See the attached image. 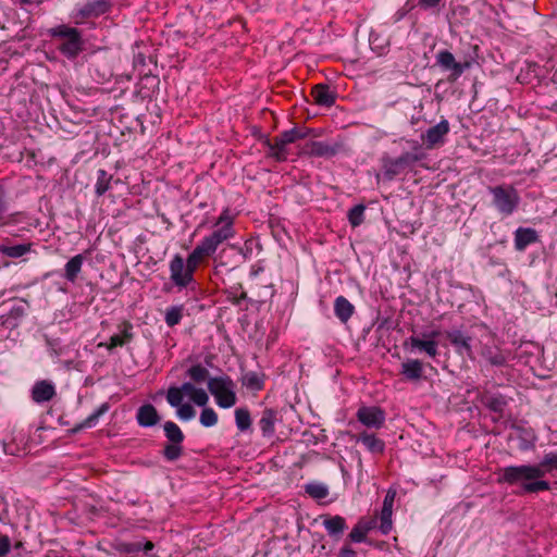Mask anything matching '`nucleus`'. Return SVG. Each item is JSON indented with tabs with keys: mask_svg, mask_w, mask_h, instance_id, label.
<instances>
[{
	"mask_svg": "<svg viewBox=\"0 0 557 557\" xmlns=\"http://www.w3.org/2000/svg\"><path fill=\"white\" fill-rule=\"evenodd\" d=\"M553 110L557 113V101L553 104Z\"/></svg>",
	"mask_w": 557,
	"mask_h": 557,
	"instance_id": "56",
	"label": "nucleus"
},
{
	"mask_svg": "<svg viewBox=\"0 0 557 557\" xmlns=\"http://www.w3.org/2000/svg\"><path fill=\"white\" fill-rule=\"evenodd\" d=\"M184 315V306H173L166 309L165 311V323L168 326L173 327L177 325Z\"/></svg>",
	"mask_w": 557,
	"mask_h": 557,
	"instance_id": "37",
	"label": "nucleus"
},
{
	"mask_svg": "<svg viewBox=\"0 0 557 557\" xmlns=\"http://www.w3.org/2000/svg\"><path fill=\"white\" fill-rule=\"evenodd\" d=\"M334 312L343 323H346L354 314L355 307L344 296H338L334 302Z\"/></svg>",
	"mask_w": 557,
	"mask_h": 557,
	"instance_id": "27",
	"label": "nucleus"
},
{
	"mask_svg": "<svg viewBox=\"0 0 557 557\" xmlns=\"http://www.w3.org/2000/svg\"><path fill=\"white\" fill-rule=\"evenodd\" d=\"M348 220L354 227L360 225L363 222V211H349Z\"/></svg>",
	"mask_w": 557,
	"mask_h": 557,
	"instance_id": "47",
	"label": "nucleus"
},
{
	"mask_svg": "<svg viewBox=\"0 0 557 557\" xmlns=\"http://www.w3.org/2000/svg\"><path fill=\"white\" fill-rule=\"evenodd\" d=\"M183 455V446L177 443H168L163 448V456L169 461L177 460Z\"/></svg>",
	"mask_w": 557,
	"mask_h": 557,
	"instance_id": "42",
	"label": "nucleus"
},
{
	"mask_svg": "<svg viewBox=\"0 0 557 557\" xmlns=\"http://www.w3.org/2000/svg\"><path fill=\"white\" fill-rule=\"evenodd\" d=\"M436 64L444 71L450 72L447 77L449 83L456 82L462 75L465 70L470 66V62L468 61L463 63L457 62L454 54L448 50H442L437 52Z\"/></svg>",
	"mask_w": 557,
	"mask_h": 557,
	"instance_id": "7",
	"label": "nucleus"
},
{
	"mask_svg": "<svg viewBox=\"0 0 557 557\" xmlns=\"http://www.w3.org/2000/svg\"><path fill=\"white\" fill-rule=\"evenodd\" d=\"M302 151L304 153L309 156L323 157L336 154L337 148L323 141H310L304 146Z\"/></svg>",
	"mask_w": 557,
	"mask_h": 557,
	"instance_id": "22",
	"label": "nucleus"
},
{
	"mask_svg": "<svg viewBox=\"0 0 557 557\" xmlns=\"http://www.w3.org/2000/svg\"><path fill=\"white\" fill-rule=\"evenodd\" d=\"M375 519H371L369 521L367 520H360L351 530L349 533V539L352 542H362L370 530L374 528Z\"/></svg>",
	"mask_w": 557,
	"mask_h": 557,
	"instance_id": "30",
	"label": "nucleus"
},
{
	"mask_svg": "<svg viewBox=\"0 0 557 557\" xmlns=\"http://www.w3.org/2000/svg\"><path fill=\"white\" fill-rule=\"evenodd\" d=\"M539 240L537 232L530 227H519L515 232V248L523 251L529 245Z\"/></svg>",
	"mask_w": 557,
	"mask_h": 557,
	"instance_id": "18",
	"label": "nucleus"
},
{
	"mask_svg": "<svg viewBox=\"0 0 557 557\" xmlns=\"http://www.w3.org/2000/svg\"><path fill=\"white\" fill-rule=\"evenodd\" d=\"M308 495L315 499L325 498L329 495V490L322 484H308L305 487Z\"/></svg>",
	"mask_w": 557,
	"mask_h": 557,
	"instance_id": "45",
	"label": "nucleus"
},
{
	"mask_svg": "<svg viewBox=\"0 0 557 557\" xmlns=\"http://www.w3.org/2000/svg\"><path fill=\"white\" fill-rule=\"evenodd\" d=\"M351 209L360 210V209H366V207L363 205L359 203V205H355Z\"/></svg>",
	"mask_w": 557,
	"mask_h": 557,
	"instance_id": "54",
	"label": "nucleus"
},
{
	"mask_svg": "<svg viewBox=\"0 0 557 557\" xmlns=\"http://www.w3.org/2000/svg\"><path fill=\"white\" fill-rule=\"evenodd\" d=\"M311 96L317 104L331 107L334 104L336 96L325 84H318L312 88Z\"/></svg>",
	"mask_w": 557,
	"mask_h": 557,
	"instance_id": "19",
	"label": "nucleus"
},
{
	"mask_svg": "<svg viewBox=\"0 0 557 557\" xmlns=\"http://www.w3.org/2000/svg\"><path fill=\"white\" fill-rule=\"evenodd\" d=\"M3 450L7 455L22 456L27 451V441L22 432L13 433L12 436L4 441Z\"/></svg>",
	"mask_w": 557,
	"mask_h": 557,
	"instance_id": "17",
	"label": "nucleus"
},
{
	"mask_svg": "<svg viewBox=\"0 0 557 557\" xmlns=\"http://www.w3.org/2000/svg\"><path fill=\"white\" fill-rule=\"evenodd\" d=\"M493 195V203L498 209H515L518 206L519 196L511 185H499L488 188Z\"/></svg>",
	"mask_w": 557,
	"mask_h": 557,
	"instance_id": "9",
	"label": "nucleus"
},
{
	"mask_svg": "<svg viewBox=\"0 0 557 557\" xmlns=\"http://www.w3.org/2000/svg\"><path fill=\"white\" fill-rule=\"evenodd\" d=\"M177 416L182 419V420H190L195 417L196 414V410L194 409V407L186 403V404H183L181 405L180 407H177Z\"/></svg>",
	"mask_w": 557,
	"mask_h": 557,
	"instance_id": "46",
	"label": "nucleus"
},
{
	"mask_svg": "<svg viewBox=\"0 0 557 557\" xmlns=\"http://www.w3.org/2000/svg\"><path fill=\"white\" fill-rule=\"evenodd\" d=\"M440 335L438 331H433L430 334H424L423 338L419 336H410L405 346H410L412 349L425 352L430 358H436L438 355V345L435 338Z\"/></svg>",
	"mask_w": 557,
	"mask_h": 557,
	"instance_id": "10",
	"label": "nucleus"
},
{
	"mask_svg": "<svg viewBox=\"0 0 557 557\" xmlns=\"http://www.w3.org/2000/svg\"><path fill=\"white\" fill-rule=\"evenodd\" d=\"M32 250V244L0 246V252L10 258H20Z\"/></svg>",
	"mask_w": 557,
	"mask_h": 557,
	"instance_id": "36",
	"label": "nucleus"
},
{
	"mask_svg": "<svg viewBox=\"0 0 557 557\" xmlns=\"http://www.w3.org/2000/svg\"><path fill=\"white\" fill-rule=\"evenodd\" d=\"M323 525L331 536H338L347 528L345 519L341 516H326Z\"/></svg>",
	"mask_w": 557,
	"mask_h": 557,
	"instance_id": "29",
	"label": "nucleus"
},
{
	"mask_svg": "<svg viewBox=\"0 0 557 557\" xmlns=\"http://www.w3.org/2000/svg\"><path fill=\"white\" fill-rule=\"evenodd\" d=\"M110 9V3L107 0H92L84 4L74 15L76 24H82L85 20L90 17H98L107 13Z\"/></svg>",
	"mask_w": 557,
	"mask_h": 557,
	"instance_id": "12",
	"label": "nucleus"
},
{
	"mask_svg": "<svg viewBox=\"0 0 557 557\" xmlns=\"http://www.w3.org/2000/svg\"><path fill=\"white\" fill-rule=\"evenodd\" d=\"M401 374L409 381H419L423 374V364L419 359H411L401 364Z\"/></svg>",
	"mask_w": 557,
	"mask_h": 557,
	"instance_id": "28",
	"label": "nucleus"
},
{
	"mask_svg": "<svg viewBox=\"0 0 557 557\" xmlns=\"http://www.w3.org/2000/svg\"><path fill=\"white\" fill-rule=\"evenodd\" d=\"M113 176L109 174L107 171L100 169L97 172V182H96V194L98 196L103 195L110 188V184Z\"/></svg>",
	"mask_w": 557,
	"mask_h": 557,
	"instance_id": "38",
	"label": "nucleus"
},
{
	"mask_svg": "<svg viewBox=\"0 0 557 557\" xmlns=\"http://www.w3.org/2000/svg\"><path fill=\"white\" fill-rule=\"evenodd\" d=\"M188 376L196 383L205 382L209 377V371L201 364H195L187 371Z\"/></svg>",
	"mask_w": 557,
	"mask_h": 557,
	"instance_id": "41",
	"label": "nucleus"
},
{
	"mask_svg": "<svg viewBox=\"0 0 557 557\" xmlns=\"http://www.w3.org/2000/svg\"><path fill=\"white\" fill-rule=\"evenodd\" d=\"M208 389L221 408H231L237 401L234 382L230 376L210 377L208 380Z\"/></svg>",
	"mask_w": 557,
	"mask_h": 557,
	"instance_id": "3",
	"label": "nucleus"
},
{
	"mask_svg": "<svg viewBox=\"0 0 557 557\" xmlns=\"http://www.w3.org/2000/svg\"><path fill=\"white\" fill-rule=\"evenodd\" d=\"M264 374L248 372L243 377V385L251 391H261L264 388Z\"/></svg>",
	"mask_w": 557,
	"mask_h": 557,
	"instance_id": "34",
	"label": "nucleus"
},
{
	"mask_svg": "<svg viewBox=\"0 0 557 557\" xmlns=\"http://www.w3.org/2000/svg\"><path fill=\"white\" fill-rule=\"evenodd\" d=\"M110 406L108 403L102 404L94 413L87 417L82 423L75 425L72 430L73 433H76L85 428H91L96 424L99 417L104 414L109 410Z\"/></svg>",
	"mask_w": 557,
	"mask_h": 557,
	"instance_id": "33",
	"label": "nucleus"
},
{
	"mask_svg": "<svg viewBox=\"0 0 557 557\" xmlns=\"http://www.w3.org/2000/svg\"><path fill=\"white\" fill-rule=\"evenodd\" d=\"M140 548H141V546H140L139 543L124 544L123 545V552H125V553L138 552Z\"/></svg>",
	"mask_w": 557,
	"mask_h": 557,
	"instance_id": "52",
	"label": "nucleus"
},
{
	"mask_svg": "<svg viewBox=\"0 0 557 557\" xmlns=\"http://www.w3.org/2000/svg\"><path fill=\"white\" fill-rule=\"evenodd\" d=\"M554 470H557V453H549L536 466L523 465L504 468L498 481L510 485L522 483L525 493H537L550 488L549 483L541 479Z\"/></svg>",
	"mask_w": 557,
	"mask_h": 557,
	"instance_id": "1",
	"label": "nucleus"
},
{
	"mask_svg": "<svg viewBox=\"0 0 557 557\" xmlns=\"http://www.w3.org/2000/svg\"><path fill=\"white\" fill-rule=\"evenodd\" d=\"M154 547V544L151 542V541H147L145 544H144V550L145 552H149L151 549H153Z\"/></svg>",
	"mask_w": 557,
	"mask_h": 557,
	"instance_id": "53",
	"label": "nucleus"
},
{
	"mask_svg": "<svg viewBox=\"0 0 557 557\" xmlns=\"http://www.w3.org/2000/svg\"><path fill=\"white\" fill-rule=\"evenodd\" d=\"M277 421V411L271 408L263 410L259 420V426L264 436H272L275 431V422Z\"/></svg>",
	"mask_w": 557,
	"mask_h": 557,
	"instance_id": "25",
	"label": "nucleus"
},
{
	"mask_svg": "<svg viewBox=\"0 0 557 557\" xmlns=\"http://www.w3.org/2000/svg\"><path fill=\"white\" fill-rule=\"evenodd\" d=\"M423 157L424 154L419 152H405L397 158L384 160L383 178L393 181L396 176L407 173Z\"/></svg>",
	"mask_w": 557,
	"mask_h": 557,
	"instance_id": "4",
	"label": "nucleus"
},
{
	"mask_svg": "<svg viewBox=\"0 0 557 557\" xmlns=\"http://www.w3.org/2000/svg\"><path fill=\"white\" fill-rule=\"evenodd\" d=\"M487 360L493 366H503L506 362V358L502 352L490 354Z\"/></svg>",
	"mask_w": 557,
	"mask_h": 557,
	"instance_id": "48",
	"label": "nucleus"
},
{
	"mask_svg": "<svg viewBox=\"0 0 557 557\" xmlns=\"http://www.w3.org/2000/svg\"><path fill=\"white\" fill-rule=\"evenodd\" d=\"M216 251V249L209 244L206 239L195 247L187 258L188 264L193 265L196 272L199 268L206 267L209 258Z\"/></svg>",
	"mask_w": 557,
	"mask_h": 557,
	"instance_id": "13",
	"label": "nucleus"
},
{
	"mask_svg": "<svg viewBox=\"0 0 557 557\" xmlns=\"http://www.w3.org/2000/svg\"><path fill=\"white\" fill-rule=\"evenodd\" d=\"M183 399H184V395H183L181 388H178L176 386H172L168 389L166 400L172 407L177 408L181 405H183Z\"/></svg>",
	"mask_w": 557,
	"mask_h": 557,
	"instance_id": "44",
	"label": "nucleus"
},
{
	"mask_svg": "<svg viewBox=\"0 0 557 557\" xmlns=\"http://www.w3.org/2000/svg\"><path fill=\"white\" fill-rule=\"evenodd\" d=\"M443 0H419L418 5L423 10L437 8Z\"/></svg>",
	"mask_w": 557,
	"mask_h": 557,
	"instance_id": "50",
	"label": "nucleus"
},
{
	"mask_svg": "<svg viewBox=\"0 0 557 557\" xmlns=\"http://www.w3.org/2000/svg\"><path fill=\"white\" fill-rule=\"evenodd\" d=\"M183 395H188L189 399L197 406L205 407L209 401V396L203 388L194 386L191 383H184L181 387Z\"/></svg>",
	"mask_w": 557,
	"mask_h": 557,
	"instance_id": "23",
	"label": "nucleus"
},
{
	"mask_svg": "<svg viewBox=\"0 0 557 557\" xmlns=\"http://www.w3.org/2000/svg\"><path fill=\"white\" fill-rule=\"evenodd\" d=\"M84 262L83 255H76L73 258H71L67 263L65 264V273L64 276L67 281L74 283L77 280V276L79 272L82 271Z\"/></svg>",
	"mask_w": 557,
	"mask_h": 557,
	"instance_id": "31",
	"label": "nucleus"
},
{
	"mask_svg": "<svg viewBox=\"0 0 557 557\" xmlns=\"http://www.w3.org/2000/svg\"><path fill=\"white\" fill-rule=\"evenodd\" d=\"M356 417L360 423L369 429H381L385 422V411L377 406H361Z\"/></svg>",
	"mask_w": 557,
	"mask_h": 557,
	"instance_id": "11",
	"label": "nucleus"
},
{
	"mask_svg": "<svg viewBox=\"0 0 557 557\" xmlns=\"http://www.w3.org/2000/svg\"><path fill=\"white\" fill-rule=\"evenodd\" d=\"M169 270L172 283L178 288H185L195 281L193 265L185 262L178 255H175L170 261Z\"/></svg>",
	"mask_w": 557,
	"mask_h": 557,
	"instance_id": "5",
	"label": "nucleus"
},
{
	"mask_svg": "<svg viewBox=\"0 0 557 557\" xmlns=\"http://www.w3.org/2000/svg\"><path fill=\"white\" fill-rule=\"evenodd\" d=\"M117 327L120 330V334L112 335L108 343H101L99 346H106L109 350H112L116 347L124 346L133 339V324L129 321L124 320Z\"/></svg>",
	"mask_w": 557,
	"mask_h": 557,
	"instance_id": "15",
	"label": "nucleus"
},
{
	"mask_svg": "<svg viewBox=\"0 0 557 557\" xmlns=\"http://www.w3.org/2000/svg\"><path fill=\"white\" fill-rule=\"evenodd\" d=\"M218 413L211 407H206L202 409L200 413V423L206 426H213L218 423Z\"/></svg>",
	"mask_w": 557,
	"mask_h": 557,
	"instance_id": "43",
	"label": "nucleus"
},
{
	"mask_svg": "<svg viewBox=\"0 0 557 557\" xmlns=\"http://www.w3.org/2000/svg\"><path fill=\"white\" fill-rule=\"evenodd\" d=\"M236 425L240 431H246L251 425L250 412L246 408H237L235 410Z\"/></svg>",
	"mask_w": 557,
	"mask_h": 557,
	"instance_id": "40",
	"label": "nucleus"
},
{
	"mask_svg": "<svg viewBox=\"0 0 557 557\" xmlns=\"http://www.w3.org/2000/svg\"><path fill=\"white\" fill-rule=\"evenodd\" d=\"M447 339L457 348H463L468 354L471 352V346L469 338L465 337L461 332L454 331L446 333Z\"/></svg>",
	"mask_w": 557,
	"mask_h": 557,
	"instance_id": "39",
	"label": "nucleus"
},
{
	"mask_svg": "<svg viewBox=\"0 0 557 557\" xmlns=\"http://www.w3.org/2000/svg\"><path fill=\"white\" fill-rule=\"evenodd\" d=\"M11 548L10 539L7 535L0 534V556H5Z\"/></svg>",
	"mask_w": 557,
	"mask_h": 557,
	"instance_id": "49",
	"label": "nucleus"
},
{
	"mask_svg": "<svg viewBox=\"0 0 557 557\" xmlns=\"http://www.w3.org/2000/svg\"><path fill=\"white\" fill-rule=\"evenodd\" d=\"M55 395L54 386L47 382H37L32 391L33 400L36 403H45L51 400Z\"/></svg>",
	"mask_w": 557,
	"mask_h": 557,
	"instance_id": "21",
	"label": "nucleus"
},
{
	"mask_svg": "<svg viewBox=\"0 0 557 557\" xmlns=\"http://www.w3.org/2000/svg\"><path fill=\"white\" fill-rule=\"evenodd\" d=\"M136 419L141 426H152L160 421V416L154 406L146 404L139 407Z\"/></svg>",
	"mask_w": 557,
	"mask_h": 557,
	"instance_id": "20",
	"label": "nucleus"
},
{
	"mask_svg": "<svg viewBox=\"0 0 557 557\" xmlns=\"http://www.w3.org/2000/svg\"><path fill=\"white\" fill-rule=\"evenodd\" d=\"M449 131V122L443 119L440 123L429 127L421 134L422 144L429 150L440 148L445 144Z\"/></svg>",
	"mask_w": 557,
	"mask_h": 557,
	"instance_id": "6",
	"label": "nucleus"
},
{
	"mask_svg": "<svg viewBox=\"0 0 557 557\" xmlns=\"http://www.w3.org/2000/svg\"><path fill=\"white\" fill-rule=\"evenodd\" d=\"M282 134H283V139L285 140V143H287V145L293 144L299 139H305L310 135H312V136L319 135L314 132V129H311L308 127H294L292 129L283 132Z\"/></svg>",
	"mask_w": 557,
	"mask_h": 557,
	"instance_id": "32",
	"label": "nucleus"
},
{
	"mask_svg": "<svg viewBox=\"0 0 557 557\" xmlns=\"http://www.w3.org/2000/svg\"><path fill=\"white\" fill-rule=\"evenodd\" d=\"M480 400L483 406L497 413L498 418L504 417L505 408L508 405V400L504 395L484 392L481 394Z\"/></svg>",
	"mask_w": 557,
	"mask_h": 557,
	"instance_id": "16",
	"label": "nucleus"
},
{
	"mask_svg": "<svg viewBox=\"0 0 557 557\" xmlns=\"http://www.w3.org/2000/svg\"><path fill=\"white\" fill-rule=\"evenodd\" d=\"M267 146L271 150L270 156L273 157L276 161H285L288 156V151L286 149L287 143L283 139V134L273 137L272 139L267 140Z\"/></svg>",
	"mask_w": 557,
	"mask_h": 557,
	"instance_id": "24",
	"label": "nucleus"
},
{
	"mask_svg": "<svg viewBox=\"0 0 557 557\" xmlns=\"http://www.w3.org/2000/svg\"><path fill=\"white\" fill-rule=\"evenodd\" d=\"M49 35L58 41L59 52L69 60H75L85 50L82 32L75 27L58 25L49 29Z\"/></svg>",
	"mask_w": 557,
	"mask_h": 557,
	"instance_id": "2",
	"label": "nucleus"
},
{
	"mask_svg": "<svg viewBox=\"0 0 557 557\" xmlns=\"http://www.w3.org/2000/svg\"><path fill=\"white\" fill-rule=\"evenodd\" d=\"M163 428H164V433H165V436H166L169 443H177V444L183 443L185 436L176 423H174L172 421H168L164 423Z\"/></svg>",
	"mask_w": 557,
	"mask_h": 557,
	"instance_id": "35",
	"label": "nucleus"
},
{
	"mask_svg": "<svg viewBox=\"0 0 557 557\" xmlns=\"http://www.w3.org/2000/svg\"><path fill=\"white\" fill-rule=\"evenodd\" d=\"M22 3H32L34 2L35 0H20Z\"/></svg>",
	"mask_w": 557,
	"mask_h": 557,
	"instance_id": "55",
	"label": "nucleus"
},
{
	"mask_svg": "<svg viewBox=\"0 0 557 557\" xmlns=\"http://www.w3.org/2000/svg\"><path fill=\"white\" fill-rule=\"evenodd\" d=\"M356 438L358 442H361L368 448L369 451L380 455L384 453V442L381 438L376 437L374 434L362 432L358 434Z\"/></svg>",
	"mask_w": 557,
	"mask_h": 557,
	"instance_id": "26",
	"label": "nucleus"
},
{
	"mask_svg": "<svg viewBox=\"0 0 557 557\" xmlns=\"http://www.w3.org/2000/svg\"><path fill=\"white\" fill-rule=\"evenodd\" d=\"M233 223L234 218L224 212L215 222L212 234L203 239L218 249L220 244L234 236Z\"/></svg>",
	"mask_w": 557,
	"mask_h": 557,
	"instance_id": "8",
	"label": "nucleus"
},
{
	"mask_svg": "<svg viewBox=\"0 0 557 557\" xmlns=\"http://www.w3.org/2000/svg\"><path fill=\"white\" fill-rule=\"evenodd\" d=\"M338 557H357L356 552L349 546H345L341 549Z\"/></svg>",
	"mask_w": 557,
	"mask_h": 557,
	"instance_id": "51",
	"label": "nucleus"
},
{
	"mask_svg": "<svg viewBox=\"0 0 557 557\" xmlns=\"http://www.w3.org/2000/svg\"><path fill=\"white\" fill-rule=\"evenodd\" d=\"M395 498H396V491L392 490V488L388 490L385 495V498L383 502V507H382V510L380 513V520H381L380 529L383 534H387L392 530V527H393L392 515H393V506H394Z\"/></svg>",
	"mask_w": 557,
	"mask_h": 557,
	"instance_id": "14",
	"label": "nucleus"
}]
</instances>
